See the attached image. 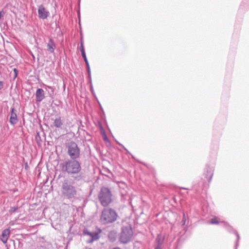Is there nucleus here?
<instances>
[{"mask_svg":"<svg viewBox=\"0 0 249 249\" xmlns=\"http://www.w3.org/2000/svg\"><path fill=\"white\" fill-rule=\"evenodd\" d=\"M101 232V230H100L99 232H90L87 229H85L83 231V234L85 235L89 236L90 239L88 241V242L92 243L93 241L97 240L99 238V233Z\"/></svg>","mask_w":249,"mask_h":249,"instance_id":"obj_7","label":"nucleus"},{"mask_svg":"<svg viewBox=\"0 0 249 249\" xmlns=\"http://www.w3.org/2000/svg\"><path fill=\"white\" fill-rule=\"evenodd\" d=\"M14 72L15 73V77H16L17 76L18 71L16 69H14Z\"/></svg>","mask_w":249,"mask_h":249,"instance_id":"obj_28","label":"nucleus"},{"mask_svg":"<svg viewBox=\"0 0 249 249\" xmlns=\"http://www.w3.org/2000/svg\"><path fill=\"white\" fill-rule=\"evenodd\" d=\"M182 221L183 222V224H185V217L184 215Z\"/></svg>","mask_w":249,"mask_h":249,"instance_id":"obj_29","label":"nucleus"},{"mask_svg":"<svg viewBox=\"0 0 249 249\" xmlns=\"http://www.w3.org/2000/svg\"><path fill=\"white\" fill-rule=\"evenodd\" d=\"M107 140V136H106V135H105V136L104 137V140H105V141H106V140Z\"/></svg>","mask_w":249,"mask_h":249,"instance_id":"obj_30","label":"nucleus"},{"mask_svg":"<svg viewBox=\"0 0 249 249\" xmlns=\"http://www.w3.org/2000/svg\"><path fill=\"white\" fill-rule=\"evenodd\" d=\"M10 235V230L9 228L4 230L2 231L1 235L0 237V240L4 244H6L7 240Z\"/></svg>","mask_w":249,"mask_h":249,"instance_id":"obj_10","label":"nucleus"},{"mask_svg":"<svg viewBox=\"0 0 249 249\" xmlns=\"http://www.w3.org/2000/svg\"><path fill=\"white\" fill-rule=\"evenodd\" d=\"M67 154L71 159L76 160L80 157V150L76 143L74 142H70L66 145Z\"/></svg>","mask_w":249,"mask_h":249,"instance_id":"obj_5","label":"nucleus"},{"mask_svg":"<svg viewBox=\"0 0 249 249\" xmlns=\"http://www.w3.org/2000/svg\"><path fill=\"white\" fill-rule=\"evenodd\" d=\"M83 176L81 174L77 175L74 177V180L76 181H80L83 178Z\"/></svg>","mask_w":249,"mask_h":249,"instance_id":"obj_19","label":"nucleus"},{"mask_svg":"<svg viewBox=\"0 0 249 249\" xmlns=\"http://www.w3.org/2000/svg\"><path fill=\"white\" fill-rule=\"evenodd\" d=\"M47 51L50 53H53L56 48V44L53 39L50 38L47 45Z\"/></svg>","mask_w":249,"mask_h":249,"instance_id":"obj_13","label":"nucleus"},{"mask_svg":"<svg viewBox=\"0 0 249 249\" xmlns=\"http://www.w3.org/2000/svg\"><path fill=\"white\" fill-rule=\"evenodd\" d=\"M98 197L101 205L104 207L108 206L112 201L111 193L108 188L106 187L101 189Z\"/></svg>","mask_w":249,"mask_h":249,"instance_id":"obj_4","label":"nucleus"},{"mask_svg":"<svg viewBox=\"0 0 249 249\" xmlns=\"http://www.w3.org/2000/svg\"><path fill=\"white\" fill-rule=\"evenodd\" d=\"M221 221H220V218L217 217H214L211 219L210 223L212 224H218Z\"/></svg>","mask_w":249,"mask_h":249,"instance_id":"obj_17","label":"nucleus"},{"mask_svg":"<svg viewBox=\"0 0 249 249\" xmlns=\"http://www.w3.org/2000/svg\"><path fill=\"white\" fill-rule=\"evenodd\" d=\"M162 244H157L155 243V249H162Z\"/></svg>","mask_w":249,"mask_h":249,"instance_id":"obj_21","label":"nucleus"},{"mask_svg":"<svg viewBox=\"0 0 249 249\" xmlns=\"http://www.w3.org/2000/svg\"><path fill=\"white\" fill-rule=\"evenodd\" d=\"M3 88V82L2 81H0V90L2 89Z\"/></svg>","mask_w":249,"mask_h":249,"instance_id":"obj_24","label":"nucleus"},{"mask_svg":"<svg viewBox=\"0 0 249 249\" xmlns=\"http://www.w3.org/2000/svg\"><path fill=\"white\" fill-rule=\"evenodd\" d=\"M45 86L48 88L49 89H50L52 90V91L53 92V87H51V86H47V85H45Z\"/></svg>","mask_w":249,"mask_h":249,"instance_id":"obj_26","label":"nucleus"},{"mask_svg":"<svg viewBox=\"0 0 249 249\" xmlns=\"http://www.w3.org/2000/svg\"><path fill=\"white\" fill-rule=\"evenodd\" d=\"M9 122L11 125H15L18 122L17 111L14 107L11 108V114Z\"/></svg>","mask_w":249,"mask_h":249,"instance_id":"obj_9","label":"nucleus"},{"mask_svg":"<svg viewBox=\"0 0 249 249\" xmlns=\"http://www.w3.org/2000/svg\"><path fill=\"white\" fill-rule=\"evenodd\" d=\"M86 67L87 68V71H88V73H89V75L90 76V69L89 63H88V65H86Z\"/></svg>","mask_w":249,"mask_h":249,"instance_id":"obj_23","label":"nucleus"},{"mask_svg":"<svg viewBox=\"0 0 249 249\" xmlns=\"http://www.w3.org/2000/svg\"><path fill=\"white\" fill-rule=\"evenodd\" d=\"M164 236L162 234H158L156 239V242L157 244H163L164 240Z\"/></svg>","mask_w":249,"mask_h":249,"instance_id":"obj_16","label":"nucleus"},{"mask_svg":"<svg viewBox=\"0 0 249 249\" xmlns=\"http://www.w3.org/2000/svg\"><path fill=\"white\" fill-rule=\"evenodd\" d=\"M224 223L225 226H226L227 230L229 231H233V233L236 235L237 240H236V244L237 245V243L239 241V239H240V236H239V235L237 231H236L234 230L232 227H231L230 226H229L227 223L224 222Z\"/></svg>","mask_w":249,"mask_h":249,"instance_id":"obj_15","label":"nucleus"},{"mask_svg":"<svg viewBox=\"0 0 249 249\" xmlns=\"http://www.w3.org/2000/svg\"><path fill=\"white\" fill-rule=\"evenodd\" d=\"M81 54H82V57L83 58L84 60L86 63V65H88L89 62H88V59L87 58L86 53H82Z\"/></svg>","mask_w":249,"mask_h":249,"instance_id":"obj_20","label":"nucleus"},{"mask_svg":"<svg viewBox=\"0 0 249 249\" xmlns=\"http://www.w3.org/2000/svg\"><path fill=\"white\" fill-rule=\"evenodd\" d=\"M38 14L40 18L44 19L48 17L49 12L45 8L43 5H40L38 6Z\"/></svg>","mask_w":249,"mask_h":249,"instance_id":"obj_8","label":"nucleus"},{"mask_svg":"<svg viewBox=\"0 0 249 249\" xmlns=\"http://www.w3.org/2000/svg\"><path fill=\"white\" fill-rule=\"evenodd\" d=\"M36 101L41 102L45 98V92L43 89H38L36 92Z\"/></svg>","mask_w":249,"mask_h":249,"instance_id":"obj_12","label":"nucleus"},{"mask_svg":"<svg viewBox=\"0 0 249 249\" xmlns=\"http://www.w3.org/2000/svg\"><path fill=\"white\" fill-rule=\"evenodd\" d=\"M115 141L116 142L119 144V145H120L121 146H122L127 152H128V150H127V149L122 144H121V143H120L118 141H117L116 140H115Z\"/></svg>","mask_w":249,"mask_h":249,"instance_id":"obj_22","label":"nucleus"},{"mask_svg":"<svg viewBox=\"0 0 249 249\" xmlns=\"http://www.w3.org/2000/svg\"><path fill=\"white\" fill-rule=\"evenodd\" d=\"M37 249H48L45 246H40L38 247Z\"/></svg>","mask_w":249,"mask_h":249,"instance_id":"obj_25","label":"nucleus"},{"mask_svg":"<svg viewBox=\"0 0 249 249\" xmlns=\"http://www.w3.org/2000/svg\"><path fill=\"white\" fill-rule=\"evenodd\" d=\"M118 215L115 210L111 208L104 209L100 217L101 221L104 224L111 223L117 220Z\"/></svg>","mask_w":249,"mask_h":249,"instance_id":"obj_2","label":"nucleus"},{"mask_svg":"<svg viewBox=\"0 0 249 249\" xmlns=\"http://www.w3.org/2000/svg\"><path fill=\"white\" fill-rule=\"evenodd\" d=\"M62 172L68 175H78L81 171L80 163L76 160L69 159L61 164Z\"/></svg>","mask_w":249,"mask_h":249,"instance_id":"obj_1","label":"nucleus"},{"mask_svg":"<svg viewBox=\"0 0 249 249\" xmlns=\"http://www.w3.org/2000/svg\"><path fill=\"white\" fill-rule=\"evenodd\" d=\"M63 124V121L60 116L56 117L53 120V125L56 128H61V126Z\"/></svg>","mask_w":249,"mask_h":249,"instance_id":"obj_14","label":"nucleus"},{"mask_svg":"<svg viewBox=\"0 0 249 249\" xmlns=\"http://www.w3.org/2000/svg\"><path fill=\"white\" fill-rule=\"evenodd\" d=\"M80 51L81 53V54L85 53L84 46V41L82 39H81L80 41Z\"/></svg>","mask_w":249,"mask_h":249,"instance_id":"obj_18","label":"nucleus"},{"mask_svg":"<svg viewBox=\"0 0 249 249\" xmlns=\"http://www.w3.org/2000/svg\"><path fill=\"white\" fill-rule=\"evenodd\" d=\"M133 232L130 226H123L119 237L120 241L123 244H126L130 241Z\"/></svg>","mask_w":249,"mask_h":249,"instance_id":"obj_6","label":"nucleus"},{"mask_svg":"<svg viewBox=\"0 0 249 249\" xmlns=\"http://www.w3.org/2000/svg\"><path fill=\"white\" fill-rule=\"evenodd\" d=\"M61 192L65 197L69 199L74 198L77 193L75 188L70 184L67 179L62 183Z\"/></svg>","mask_w":249,"mask_h":249,"instance_id":"obj_3","label":"nucleus"},{"mask_svg":"<svg viewBox=\"0 0 249 249\" xmlns=\"http://www.w3.org/2000/svg\"><path fill=\"white\" fill-rule=\"evenodd\" d=\"M213 167L207 166L205 169L204 175L209 182H210L213 176Z\"/></svg>","mask_w":249,"mask_h":249,"instance_id":"obj_11","label":"nucleus"},{"mask_svg":"<svg viewBox=\"0 0 249 249\" xmlns=\"http://www.w3.org/2000/svg\"><path fill=\"white\" fill-rule=\"evenodd\" d=\"M17 210V208H12L11 210H10V212H15L16 210Z\"/></svg>","mask_w":249,"mask_h":249,"instance_id":"obj_27","label":"nucleus"}]
</instances>
